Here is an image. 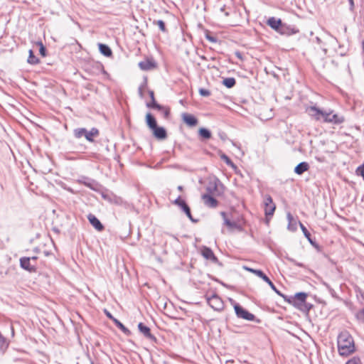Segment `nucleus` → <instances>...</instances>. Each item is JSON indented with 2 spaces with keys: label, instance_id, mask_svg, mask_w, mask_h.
<instances>
[{
  "label": "nucleus",
  "instance_id": "obj_1",
  "mask_svg": "<svg viewBox=\"0 0 364 364\" xmlns=\"http://www.w3.org/2000/svg\"><path fill=\"white\" fill-rule=\"evenodd\" d=\"M308 114L314 119L319 121L323 119L324 122L340 124L344 122L343 116L334 114L333 110H322L316 106H310L306 109Z\"/></svg>",
  "mask_w": 364,
  "mask_h": 364
},
{
  "label": "nucleus",
  "instance_id": "obj_2",
  "mask_svg": "<svg viewBox=\"0 0 364 364\" xmlns=\"http://www.w3.org/2000/svg\"><path fill=\"white\" fill-rule=\"evenodd\" d=\"M337 343L339 354L342 356L349 355L355 350L353 337L347 331L339 333Z\"/></svg>",
  "mask_w": 364,
  "mask_h": 364
},
{
  "label": "nucleus",
  "instance_id": "obj_3",
  "mask_svg": "<svg viewBox=\"0 0 364 364\" xmlns=\"http://www.w3.org/2000/svg\"><path fill=\"white\" fill-rule=\"evenodd\" d=\"M99 131L96 128H92L91 130L87 131L85 128H77L74 130V136L80 139L85 136V139L90 142L94 141V138L98 136Z\"/></svg>",
  "mask_w": 364,
  "mask_h": 364
},
{
  "label": "nucleus",
  "instance_id": "obj_4",
  "mask_svg": "<svg viewBox=\"0 0 364 364\" xmlns=\"http://www.w3.org/2000/svg\"><path fill=\"white\" fill-rule=\"evenodd\" d=\"M208 305L215 311H220L223 308V302L222 299L215 294L210 296H205Z\"/></svg>",
  "mask_w": 364,
  "mask_h": 364
},
{
  "label": "nucleus",
  "instance_id": "obj_5",
  "mask_svg": "<svg viewBox=\"0 0 364 364\" xmlns=\"http://www.w3.org/2000/svg\"><path fill=\"white\" fill-rule=\"evenodd\" d=\"M264 214L267 218L272 217L274 215L276 205L273 202L272 197L269 195H267L264 199Z\"/></svg>",
  "mask_w": 364,
  "mask_h": 364
},
{
  "label": "nucleus",
  "instance_id": "obj_6",
  "mask_svg": "<svg viewBox=\"0 0 364 364\" xmlns=\"http://www.w3.org/2000/svg\"><path fill=\"white\" fill-rule=\"evenodd\" d=\"M222 186L218 179L210 181L206 186V194L212 196H219L221 194L220 187Z\"/></svg>",
  "mask_w": 364,
  "mask_h": 364
},
{
  "label": "nucleus",
  "instance_id": "obj_7",
  "mask_svg": "<svg viewBox=\"0 0 364 364\" xmlns=\"http://www.w3.org/2000/svg\"><path fill=\"white\" fill-rule=\"evenodd\" d=\"M234 309L235 314L238 318H243L247 321H253L255 319V316L252 314L244 309L239 304H235Z\"/></svg>",
  "mask_w": 364,
  "mask_h": 364
},
{
  "label": "nucleus",
  "instance_id": "obj_8",
  "mask_svg": "<svg viewBox=\"0 0 364 364\" xmlns=\"http://www.w3.org/2000/svg\"><path fill=\"white\" fill-rule=\"evenodd\" d=\"M307 294L304 292L296 293L294 298L292 300V304L294 306L299 309L304 310V307H306V299Z\"/></svg>",
  "mask_w": 364,
  "mask_h": 364
},
{
  "label": "nucleus",
  "instance_id": "obj_9",
  "mask_svg": "<svg viewBox=\"0 0 364 364\" xmlns=\"http://www.w3.org/2000/svg\"><path fill=\"white\" fill-rule=\"evenodd\" d=\"M36 259V257H22L20 259L21 267L23 269L28 270L30 272L35 271L36 265L35 264H33L31 262H35Z\"/></svg>",
  "mask_w": 364,
  "mask_h": 364
},
{
  "label": "nucleus",
  "instance_id": "obj_10",
  "mask_svg": "<svg viewBox=\"0 0 364 364\" xmlns=\"http://www.w3.org/2000/svg\"><path fill=\"white\" fill-rule=\"evenodd\" d=\"M215 196L203 194L202 199L204 204L209 208H215L218 205V201L214 198Z\"/></svg>",
  "mask_w": 364,
  "mask_h": 364
},
{
  "label": "nucleus",
  "instance_id": "obj_11",
  "mask_svg": "<svg viewBox=\"0 0 364 364\" xmlns=\"http://www.w3.org/2000/svg\"><path fill=\"white\" fill-rule=\"evenodd\" d=\"M181 117L183 121L190 127H194L198 123V119L192 114L183 113Z\"/></svg>",
  "mask_w": 364,
  "mask_h": 364
},
{
  "label": "nucleus",
  "instance_id": "obj_12",
  "mask_svg": "<svg viewBox=\"0 0 364 364\" xmlns=\"http://www.w3.org/2000/svg\"><path fill=\"white\" fill-rule=\"evenodd\" d=\"M87 219L90 224L98 231H102L104 229V226L101 222L92 214L87 215Z\"/></svg>",
  "mask_w": 364,
  "mask_h": 364
},
{
  "label": "nucleus",
  "instance_id": "obj_13",
  "mask_svg": "<svg viewBox=\"0 0 364 364\" xmlns=\"http://www.w3.org/2000/svg\"><path fill=\"white\" fill-rule=\"evenodd\" d=\"M151 130L154 136L158 139H165L167 136L166 131L164 127L156 126Z\"/></svg>",
  "mask_w": 364,
  "mask_h": 364
},
{
  "label": "nucleus",
  "instance_id": "obj_14",
  "mask_svg": "<svg viewBox=\"0 0 364 364\" xmlns=\"http://www.w3.org/2000/svg\"><path fill=\"white\" fill-rule=\"evenodd\" d=\"M139 331L147 338L155 341L156 338L151 333L150 328L142 323L138 324Z\"/></svg>",
  "mask_w": 364,
  "mask_h": 364
},
{
  "label": "nucleus",
  "instance_id": "obj_15",
  "mask_svg": "<svg viewBox=\"0 0 364 364\" xmlns=\"http://www.w3.org/2000/svg\"><path fill=\"white\" fill-rule=\"evenodd\" d=\"M139 66L142 70H150L156 67V64L153 60L146 59L139 62Z\"/></svg>",
  "mask_w": 364,
  "mask_h": 364
},
{
  "label": "nucleus",
  "instance_id": "obj_16",
  "mask_svg": "<svg viewBox=\"0 0 364 364\" xmlns=\"http://www.w3.org/2000/svg\"><path fill=\"white\" fill-rule=\"evenodd\" d=\"M287 218L288 220V226L287 228L291 232H294L297 229L298 222L294 218L292 215L290 213L287 214Z\"/></svg>",
  "mask_w": 364,
  "mask_h": 364
},
{
  "label": "nucleus",
  "instance_id": "obj_17",
  "mask_svg": "<svg viewBox=\"0 0 364 364\" xmlns=\"http://www.w3.org/2000/svg\"><path fill=\"white\" fill-rule=\"evenodd\" d=\"M202 255L207 259L213 262L217 261V257L215 256L212 250L209 247H204L201 251Z\"/></svg>",
  "mask_w": 364,
  "mask_h": 364
},
{
  "label": "nucleus",
  "instance_id": "obj_18",
  "mask_svg": "<svg viewBox=\"0 0 364 364\" xmlns=\"http://www.w3.org/2000/svg\"><path fill=\"white\" fill-rule=\"evenodd\" d=\"M309 168L308 163L306 162H301L299 163L294 168V171L298 175H301L305 171H306Z\"/></svg>",
  "mask_w": 364,
  "mask_h": 364
},
{
  "label": "nucleus",
  "instance_id": "obj_19",
  "mask_svg": "<svg viewBox=\"0 0 364 364\" xmlns=\"http://www.w3.org/2000/svg\"><path fill=\"white\" fill-rule=\"evenodd\" d=\"M267 24L273 29L277 30L282 25V21L274 17H271L267 21Z\"/></svg>",
  "mask_w": 364,
  "mask_h": 364
},
{
  "label": "nucleus",
  "instance_id": "obj_20",
  "mask_svg": "<svg viewBox=\"0 0 364 364\" xmlns=\"http://www.w3.org/2000/svg\"><path fill=\"white\" fill-rule=\"evenodd\" d=\"M98 46L99 50L102 55H104L106 57H109L112 55V52L108 46L103 43H99Z\"/></svg>",
  "mask_w": 364,
  "mask_h": 364
},
{
  "label": "nucleus",
  "instance_id": "obj_21",
  "mask_svg": "<svg viewBox=\"0 0 364 364\" xmlns=\"http://www.w3.org/2000/svg\"><path fill=\"white\" fill-rule=\"evenodd\" d=\"M149 96L152 100L151 103L150 104H147V106L149 107H151V108H155V109H163V107L159 105V104H157L155 101V99H154V91L152 90H149Z\"/></svg>",
  "mask_w": 364,
  "mask_h": 364
},
{
  "label": "nucleus",
  "instance_id": "obj_22",
  "mask_svg": "<svg viewBox=\"0 0 364 364\" xmlns=\"http://www.w3.org/2000/svg\"><path fill=\"white\" fill-rule=\"evenodd\" d=\"M146 119L147 125L151 129H152L156 126H157L156 121L155 118L150 113H148L146 114Z\"/></svg>",
  "mask_w": 364,
  "mask_h": 364
},
{
  "label": "nucleus",
  "instance_id": "obj_23",
  "mask_svg": "<svg viewBox=\"0 0 364 364\" xmlns=\"http://www.w3.org/2000/svg\"><path fill=\"white\" fill-rule=\"evenodd\" d=\"M114 323L116 326L126 335L130 334V331L126 328L118 319L113 318Z\"/></svg>",
  "mask_w": 364,
  "mask_h": 364
},
{
  "label": "nucleus",
  "instance_id": "obj_24",
  "mask_svg": "<svg viewBox=\"0 0 364 364\" xmlns=\"http://www.w3.org/2000/svg\"><path fill=\"white\" fill-rule=\"evenodd\" d=\"M244 269L250 272H252L255 274H256L257 277H260L262 279L264 278L265 274L263 273L262 271L259 269H255L248 267H244Z\"/></svg>",
  "mask_w": 364,
  "mask_h": 364
},
{
  "label": "nucleus",
  "instance_id": "obj_25",
  "mask_svg": "<svg viewBox=\"0 0 364 364\" xmlns=\"http://www.w3.org/2000/svg\"><path fill=\"white\" fill-rule=\"evenodd\" d=\"M199 135L205 139H209L211 137L210 132L205 128H200L199 129Z\"/></svg>",
  "mask_w": 364,
  "mask_h": 364
},
{
  "label": "nucleus",
  "instance_id": "obj_26",
  "mask_svg": "<svg viewBox=\"0 0 364 364\" xmlns=\"http://www.w3.org/2000/svg\"><path fill=\"white\" fill-rule=\"evenodd\" d=\"M235 79L233 77H228L223 80V85L228 88H231L235 85Z\"/></svg>",
  "mask_w": 364,
  "mask_h": 364
},
{
  "label": "nucleus",
  "instance_id": "obj_27",
  "mask_svg": "<svg viewBox=\"0 0 364 364\" xmlns=\"http://www.w3.org/2000/svg\"><path fill=\"white\" fill-rule=\"evenodd\" d=\"M38 62H39L38 58L33 55V50H29V56L28 58V63L30 64H32V65H36V64L38 63Z\"/></svg>",
  "mask_w": 364,
  "mask_h": 364
},
{
  "label": "nucleus",
  "instance_id": "obj_28",
  "mask_svg": "<svg viewBox=\"0 0 364 364\" xmlns=\"http://www.w3.org/2000/svg\"><path fill=\"white\" fill-rule=\"evenodd\" d=\"M221 215L223 217L225 225H227L228 228H234L237 226V225L235 222H231L230 220H228L226 218L225 213L224 212H222Z\"/></svg>",
  "mask_w": 364,
  "mask_h": 364
},
{
  "label": "nucleus",
  "instance_id": "obj_29",
  "mask_svg": "<svg viewBox=\"0 0 364 364\" xmlns=\"http://www.w3.org/2000/svg\"><path fill=\"white\" fill-rule=\"evenodd\" d=\"M181 208L183 210V212L186 213V215L188 217V218L190 220H191L192 221H194V220L192 218L190 208L186 203H182Z\"/></svg>",
  "mask_w": 364,
  "mask_h": 364
},
{
  "label": "nucleus",
  "instance_id": "obj_30",
  "mask_svg": "<svg viewBox=\"0 0 364 364\" xmlns=\"http://www.w3.org/2000/svg\"><path fill=\"white\" fill-rule=\"evenodd\" d=\"M262 279L265 282H267L268 284V285L271 287V289L272 290H274L277 294L281 295L279 291L277 290V289L276 288L274 284L272 282V281L266 275L264 277V278Z\"/></svg>",
  "mask_w": 364,
  "mask_h": 364
},
{
  "label": "nucleus",
  "instance_id": "obj_31",
  "mask_svg": "<svg viewBox=\"0 0 364 364\" xmlns=\"http://www.w3.org/2000/svg\"><path fill=\"white\" fill-rule=\"evenodd\" d=\"M299 224L301 230H302L304 236L311 242V234L309 233V232L307 230L306 227L301 222H299Z\"/></svg>",
  "mask_w": 364,
  "mask_h": 364
},
{
  "label": "nucleus",
  "instance_id": "obj_32",
  "mask_svg": "<svg viewBox=\"0 0 364 364\" xmlns=\"http://www.w3.org/2000/svg\"><path fill=\"white\" fill-rule=\"evenodd\" d=\"M154 23L155 25H157L161 31H163V32L166 31L165 23L162 20L154 21Z\"/></svg>",
  "mask_w": 364,
  "mask_h": 364
},
{
  "label": "nucleus",
  "instance_id": "obj_33",
  "mask_svg": "<svg viewBox=\"0 0 364 364\" xmlns=\"http://www.w3.org/2000/svg\"><path fill=\"white\" fill-rule=\"evenodd\" d=\"M37 45L39 46V52L41 53V55L42 56H46V48L44 47L43 43L41 41H38L37 42Z\"/></svg>",
  "mask_w": 364,
  "mask_h": 364
},
{
  "label": "nucleus",
  "instance_id": "obj_34",
  "mask_svg": "<svg viewBox=\"0 0 364 364\" xmlns=\"http://www.w3.org/2000/svg\"><path fill=\"white\" fill-rule=\"evenodd\" d=\"M220 158L228 165L230 166H234V164L230 160V159L226 156L225 154H222Z\"/></svg>",
  "mask_w": 364,
  "mask_h": 364
},
{
  "label": "nucleus",
  "instance_id": "obj_35",
  "mask_svg": "<svg viewBox=\"0 0 364 364\" xmlns=\"http://www.w3.org/2000/svg\"><path fill=\"white\" fill-rule=\"evenodd\" d=\"M356 318L358 321L364 322V307L356 314Z\"/></svg>",
  "mask_w": 364,
  "mask_h": 364
},
{
  "label": "nucleus",
  "instance_id": "obj_36",
  "mask_svg": "<svg viewBox=\"0 0 364 364\" xmlns=\"http://www.w3.org/2000/svg\"><path fill=\"white\" fill-rule=\"evenodd\" d=\"M346 364H362L361 360L358 357H353L349 360Z\"/></svg>",
  "mask_w": 364,
  "mask_h": 364
},
{
  "label": "nucleus",
  "instance_id": "obj_37",
  "mask_svg": "<svg viewBox=\"0 0 364 364\" xmlns=\"http://www.w3.org/2000/svg\"><path fill=\"white\" fill-rule=\"evenodd\" d=\"M356 172L358 175L361 176L364 180V164L357 168Z\"/></svg>",
  "mask_w": 364,
  "mask_h": 364
},
{
  "label": "nucleus",
  "instance_id": "obj_38",
  "mask_svg": "<svg viewBox=\"0 0 364 364\" xmlns=\"http://www.w3.org/2000/svg\"><path fill=\"white\" fill-rule=\"evenodd\" d=\"M199 93L200 94V95L204 97H208L210 95V91L205 89H200Z\"/></svg>",
  "mask_w": 364,
  "mask_h": 364
},
{
  "label": "nucleus",
  "instance_id": "obj_39",
  "mask_svg": "<svg viewBox=\"0 0 364 364\" xmlns=\"http://www.w3.org/2000/svg\"><path fill=\"white\" fill-rule=\"evenodd\" d=\"M186 202L183 200H181V197L179 196L178 198H177L175 201H174V203L177 205H178L179 207H181L182 205V203H185Z\"/></svg>",
  "mask_w": 364,
  "mask_h": 364
},
{
  "label": "nucleus",
  "instance_id": "obj_40",
  "mask_svg": "<svg viewBox=\"0 0 364 364\" xmlns=\"http://www.w3.org/2000/svg\"><path fill=\"white\" fill-rule=\"evenodd\" d=\"M206 38H207L209 41L213 42V43H215V42H216V41H217V40H216V38H215V37H213V36H209V35H207V36H206Z\"/></svg>",
  "mask_w": 364,
  "mask_h": 364
},
{
  "label": "nucleus",
  "instance_id": "obj_41",
  "mask_svg": "<svg viewBox=\"0 0 364 364\" xmlns=\"http://www.w3.org/2000/svg\"><path fill=\"white\" fill-rule=\"evenodd\" d=\"M349 4H350V9L353 10V9L354 7L353 0H349Z\"/></svg>",
  "mask_w": 364,
  "mask_h": 364
},
{
  "label": "nucleus",
  "instance_id": "obj_42",
  "mask_svg": "<svg viewBox=\"0 0 364 364\" xmlns=\"http://www.w3.org/2000/svg\"><path fill=\"white\" fill-rule=\"evenodd\" d=\"M106 315H107L109 318H110L112 321H113V318H114L112 316V314H111L109 312L107 311H106Z\"/></svg>",
  "mask_w": 364,
  "mask_h": 364
},
{
  "label": "nucleus",
  "instance_id": "obj_43",
  "mask_svg": "<svg viewBox=\"0 0 364 364\" xmlns=\"http://www.w3.org/2000/svg\"><path fill=\"white\" fill-rule=\"evenodd\" d=\"M292 262H294V264L299 267H303V265L299 262H296L294 260L291 259Z\"/></svg>",
  "mask_w": 364,
  "mask_h": 364
},
{
  "label": "nucleus",
  "instance_id": "obj_44",
  "mask_svg": "<svg viewBox=\"0 0 364 364\" xmlns=\"http://www.w3.org/2000/svg\"><path fill=\"white\" fill-rule=\"evenodd\" d=\"M11 335H12V336H14V329L12 326L11 327Z\"/></svg>",
  "mask_w": 364,
  "mask_h": 364
},
{
  "label": "nucleus",
  "instance_id": "obj_45",
  "mask_svg": "<svg viewBox=\"0 0 364 364\" xmlns=\"http://www.w3.org/2000/svg\"><path fill=\"white\" fill-rule=\"evenodd\" d=\"M232 363H233V361L230 360H227L225 364H231Z\"/></svg>",
  "mask_w": 364,
  "mask_h": 364
},
{
  "label": "nucleus",
  "instance_id": "obj_46",
  "mask_svg": "<svg viewBox=\"0 0 364 364\" xmlns=\"http://www.w3.org/2000/svg\"><path fill=\"white\" fill-rule=\"evenodd\" d=\"M178 190L181 191L183 190V187L181 186H178Z\"/></svg>",
  "mask_w": 364,
  "mask_h": 364
},
{
  "label": "nucleus",
  "instance_id": "obj_47",
  "mask_svg": "<svg viewBox=\"0 0 364 364\" xmlns=\"http://www.w3.org/2000/svg\"><path fill=\"white\" fill-rule=\"evenodd\" d=\"M168 114H169L168 110H166V111H165V116H168Z\"/></svg>",
  "mask_w": 364,
  "mask_h": 364
},
{
  "label": "nucleus",
  "instance_id": "obj_48",
  "mask_svg": "<svg viewBox=\"0 0 364 364\" xmlns=\"http://www.w3.org/2000/svg\"><path fill=\"white\" fill-rule=\"evenodd\" d=\"M139 93H140V95H142L141 88V87H139Z\"/></svg>",
  "mask_w": 364,
  "mask_h": 364
},
{
  "label": "nucleus",
  "instance_id": "obj_49",
  "mask_svg": "<svg viewBox=\"0 0 364 364\" xmlns=\"http://www.w3.org/2000/svg\"><path fill=\"white\" fill-rule=\"evenodd\" d=\"M316 40L318 42L320 41L319 38H316Z\"/></svg>",
  "mask_w": 364,
  "mask_h": 364
}]
</instances>
